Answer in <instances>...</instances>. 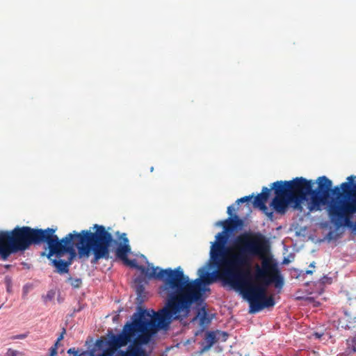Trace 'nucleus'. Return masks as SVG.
I'll return each mask as SVG.
<instances>
[{
    "label": "nucleus",
    "mask_w": 356,
    "mask_h": 356,
    "mask_svg": "<svg viewBox=\"0 0 356 356\" xmlns=\"http://www.w3.org/2000/svg\"><path fill=\"white\" fill-rule=\"evenodd\" d=\"M317 188L314 190V182L304 177H296L291 181H277L272 184L275 197L270 202V207L279 214L284 215L289 207L302 211V203L308 202L310 211H321L323 206H329L332 199L334 197L332 182L325 176L319 177L317 179ZM328 207L327 208V209Z\"/></svg>",
    "instance_id": "20e7f679"
},
{
    "label": "nucleus",
    "mask_w": 356,
    "mask_h": 356,
    "mask_svg": "<svg viewBox=\"0 0 356 356\" xmlns=\"http://www.w3.org/2000/svg\"><path fill=\"white\" fill-rule=\"evenodd\" d=\"M338 326L345 330L355 328L356 312L352 309H344L343 315L338 320Z\"/></svg>",
    "instance_id": "f8f14e48"
},
{
    "label": "nucleus",
    "mask_w": 356,
    "mask_h": 356,
    "mask_svg": "<svg viewBox=\"0 0 356 356\" xmlns=\"http://www.w3.org/2000/svg\"><path fill=\"white\" fill-rule=\"evenodd\" d=\"M356 176L347 177L348 181L336 186L333 197L328 206L327 214L331 222L337 227H347L356 232V222L352 221L356 213Z\"/></svg>",
    "instance_id": "423d86ee"
},
{
    "label": "nucleus",
    "mask_w": 356,
    "mask_h": 356,
    "mask_svg": "<svg viewBox=\"0 0 356 356\" xmlns=\"http://www.w3.org/2000/svg\"><path fill=\"white\" fill-rule=\"evenodd\" d=\"M145 268L149 269L148 273H151L152 268H156V270H155L156 275L159 274L161 272V270H165V269L160 268L159 267H154V266H153L152 264H151L148 262H147V267H145Z\"/></svg>",
    "instance_id": "b1692460"
},
{
    "label": "nucleus",
    "mask_w": 356,
    "mask_h": 356,
    "mask_svg": "<svg viewBox=\"0 0 356 356\" xmlns=\"http://www.w3.org/2000/svg\"><path fill=\"white\" fill-rule=\"evenodd\" d=\"M216 342V336L213 332H207L204 337L205 345L200 350V353L208 351L211 346Z\"/></svg>",
    "instance_id": "2eb2a0df"
},
{
    "label": "nucleus",
    "mask_w": 356,
    "mask_h": 356,
    "mask_svg": "<svg viewBox=\"0 0 356 356\" xmlns=\"http://www.w3.org/2000/svg\"><path fill=\"white\" fill-rule=\"evenodd\" d=\"M234 211H235V208L234 207V206H233V205H232V206H229V207H227V212L228 215L229 216V218H233V217H234V216L235 215V214L234 213Z\"/></svg>",
    "instance_id": "393cba45"
},
{
    "label": "nucleus",
    "mask_w": 356,
    "mask_h": 356,
    "mask_svg": "<svg viewBox=\"0 0 356 356\" xmlns=\"http://www.w3.org/2000/svg\"><path fill=\"white\" fill-rule=\"evenodd\" d=\"M223 226L225 232L231 233L238 229H241L243 225V221L236 215L233 218H229L224 221L219 222Z\"/></svg>",
    "instance_id": "ddd939ff"
},
{
    "label": "nucleus",
    "mask_w": 356,
    "mask_h": 356,
    "mask_svg": "<svg viewBox=\"0 0 356 356\" xmlns=\"http://www.w3.org/2000/svg\"><path fill=\"white\" fill-rule=\"evenodd\" d=\"M149 343L148 336L136 337L133 343L129 345L126 351L120 350V356H147L146 350L142 348V345Z\"/></svg>",
    "instance_id": "6e6552de"
},
{
    "label": "nucleus",
    "mask_w": 356,
    "mask_h": 356,
    "mask_svg": "<svg viewBox=\"0 0 356 356\" xmlns=\"http://www.w3.org/2000/svg\"><path fill=\"white\" fill-rule=\"evenodd\" d=\"M314 335L315 336V337H316V339H320V338L322 337V335H323V334H319V333H318V332H315V333L314 334Z\"/></svg>",
    "instance_id": "c85d7f7f"
},
{
    "label": "nucleus",
    "mask_w": 356,
    "mask_h": 356,
    "mask_svg": "<svg viewBox=\"0 0 356 356\" xmlns=\"http://www.w3.org/2000/svg\"><path fill=\"white\" fill-rule=\"evenodd\" d=\"M210 323V320L207 316V312L204 310L200 316V325L203 328Z\"/></svg>",
    "instance_id": "aec40b11"
},
{
    "label": "nucleus",
    "mask_w": 356,
    "mask_h": 356,
    "mask_svg": "<svg viewBox=\"0 0 356 356\" xmlns=\"http://www.w3.org/2000/svg\"><path fill=\"white\" fill-rule=\"evenodd\" d=\"M25 337H26V335H24V334H20V335L15 337V339H24V338H25Z\"/></svg>",
    "instance_id": "7c9ffc66"
},
{
    "label": "nucleus",
    "mask_w": 356,
    "mask_h": 356,
    "mask_svg": "<svg viewBox=\"0 0 356 356\" xmlns=\"http://www.w3.org/2000/svg\"><path fill=\"white\" fill-rule=\"evenodd\" d=\"M270 189L267 187H263L261 193L258 194L254 199L253 205L255 208H259L270 220L273 218V212L270 211L266 206V202L269 198Z\"/></svg>",
    "instance_id": "1a4fd4ad"
},
{
    "label": "nucleus",
    "mask_w": 356,
    "mask_h": 356,
    "mask_svg": "<svg viewBox=\"0 0 356 356\" xmlns=\"http://www.w3.org/2000/svg\"><path fill=\"white\" fill-rule=\"evenodd\" d=\"M116 356H120L119 354L118 353V355Z\"/></svg>",
    "instance_id": "e433bc0d"
},
{
    "label": "nucleus",
    "mask_w": 356,
    "mask_h": 356,
    "mask_svg": "<svg viewBox=\"0 0 356 356\" xmlns=\"http://www.w3.org/2000/svg\"><path fill=\"white\" fill-rule=\"evenodd\" d=\"M153 170H154V168H153V167H152V168H151V172H152V171H153Z\"/></svg>",
    "instance_id": "f704fd0d"
},
{
    "label": "nucleus",
    "mask_w": 356,
    "mask_h": 356,
    "mask_svg": "<svg viewBox=\"0 0 356 356\" xmlns=\"http://www.w3.org/2000/svg\"><path fill=\"white\" fill-rule=\"evenodd\" d=\"M67 353L68 354H73L74 356H80V355L79 354L78 350H76L74 348H70L67 350Z\"/></svg>",
    "instance_id": "a878e982"
},
{
    "label": "nucleus",
    "mask_w": 356,
    "mask_h": 356,
    "mask_svg": "<svg viewBox=\"0 0 356 356\" xmlns=\"http://www.w3.org/2000/svg\"><path fill=\"white\" fill-rule=\"evenodd\" d=\"M6 280L7 282H10L11 279L9 277H6Z\"/></svg>",
    "instance_id": "2f4dec72"
},
{
    "label": "nucleus",
    "mask_w": 356,
    "mask_h": 356,
    "mask_svg": "<svg viewBox=\"0 0 356 356\" xmlns=\"http://www.w3.org/2000/svg\"><path fill=\"white\" fill-rule=\"evenodd\" d=\"M268 241L261 234L243 233L237 236L232 249L222 261L219 270L209 273L212 281L203 282L202 287L221 280L240 291L249 302L252 298H262L272 283L283 285L277 264L268 257Z\"/></svg>",
    "instance_id": "f257e3e1"
},
{
    "label": "nucleus",
    "mask_w": 356,
    "mask_h": 356,
    "mask_svg": "<svg viewBox=\"0 0 356 356\" xmlns=\"http://www.w3.org/2000/svg\"><path fill=\"white\" fill-rule=\"evenodd\" d=\"M123 262L127 266L140 270L149 279L154 278L162 281L158 293L161 297L166 299L163 312H166L167 309L182 312L184 317L188 316L193 304L202 300L205 291L202 283H209L212 281L213 276L209 274L206 266L198 270V278L191 280L184 275L180 266L175 269L165 268L156 275V268H152V272L148 273L149 269L145 268L144 266L138 265L136 259L127 258Z\"/></svg>",
    "instance_id": "7ed1b4c3"
},
{
    "label": "nucleus",
    "mask_w": 356,
    "mask_h": 356,
    "mask_svg": "<svg viewBox=\"0 0 356 356\" xmlns=\"http://www.w3.org/2000/svg\"><path fill=\"white\" fill-rule=\"evenodd\" d=\"M67 282H68L74 289L80 288L82 284L81 279L78 277L74 278L72 277H70L67 278Z\"/></svg>",
    "instance_id": "dca6fc26"
},
{
    "label": "nucleus",
    "mask_w": 356,
    "mask_h": 356,
    "mask_svg": "<svg viewBox=\"0 0 356 356\" xmlns=\"http://www.w3.org/2000/svg\"><path fill=\"white\" fill-rule=\"evenodd\" d=\"M314 264H315V263H314V262H313V263H312V264L309 265V266H310V267H312V268H314V267H315Z\"/></svg>",
    "instance_id": "473e14b6"
},
{
    "label": "nucleus",
    "mask_w": 356,
    "mask_h": 356,
    "mask_svg": "<svg viewBox=\"0 0 356 356\" xmlns=\"http://www.w3.org/2000/svg\"><path fill=\"white\" fill-rule=\"evenodd\" d=\"M93 229H95V232L88 229L81 230L80 232L73 231L60 240L55 234L56 229L30 227L23 252L33 245H40L46 243L49 248L47 257L49 259L54 254L60 258L64 254L68 253L69 258L66 261L61 259L51 260L56 272L61 275L69 272V267L76 256V249L79 259L88 258L92 252L93 258L91 263L97 264L101 259L109 258V248L113 243H116V241L104 226L95 224Z\"/></svg>",
    "instance_id": "f03ea898"
},
{
    "label": "nucleus",
    "mask_w": 356,
    "mask_h": 356,
    "mask_svg": "<svg viewBox=\"0 0 356 356\" xmlns=\"http://www.w3.org/2000/svg\"><path fill=\"white\" fill-rule=\"evenodd\" d=\"M3 307V305H0V309Z\"/></svg>",
    "instance_id": "c9c22d12"
},
{
    "label": "nucleus",
    "mask_w": 356,
    "mask_h": 356,
    "mask_svg": "<svg viewBox=\"0 0 356 356\" xmlns=\"http://www.w3.org/2000/svg\"><path fill=\"white\" fill-rule=\"evenodd\" d=\"M348 351L356 353V335L347 339Z\"/></svg>",
    "instance_id": "6ab92c4d"
},
{
    "label": "nucleus",
    "mask_w": 356,
    "mask_h": 356,
    "mask_svg": "<svg viewBox=\"0 0 356 356\" xmlns=\"http://www.w3.org/2000/svg\"><path fill=\"white\" fill-rule=\"evenodd\" d=\"M227 232L224 230L222 232H219L216 236V241L212 243L210 257L213 260H216L218 258L222 252L225 250V245L228 240Z\"/></svg>",
    "instance_id": "9b49d317"
},
{
    "label": "nucleus",
    "mask_w": 356,
    "mask_h": 356,
    "mask_svg": "<svg viewBox=\"0 0 356 356\" xmlns=\"http://www.w3.org/2000/svg\"><path fill=\"white\" fill-rule=\"evenodd\" d=\"M107 344H108V347L113 350H116L118 348H121V346H120V343H118V341L115 337V335H114V334L112 335L111 337L110 338V339L107 341Z\"/></svg>",
    "instance_id": "a211bd4d"
},
{
    "label": "nucleus",
    "mask_w": 356,
    "mask_h": 356,
    "mask_svg": "<svg viewBox=\"0 0 356 356\" xmlns=\"http://www.w3.org/2000/svg\"><path fill=\"white\" fill-rule=\"evenodd\" d=\"M10 266H11V265H10V264H7V265L5 266V267L6 268H9Z\"/></svg>",
    "instance_id": "72a5a7b5"
},
{
    "label": "nucleus",
    "mask_w": 356,
    "mask_h": 356,
    "mask_svg": "<svg viewBox=\"0 0 356 356\" xmlns=\"http://www.w3.org/2000/svg\"><path fill=\"white\" fill-rule=\"evenodd\" d=\"M352 352H348V348H346V351L343 353H341L340 355H339L338 356H349V355Z\"/></svg>",
    "instance_id": "cd10ccee"
},
{
    "label": "nucleus",
    "mask_w": 356,
    "mask_h": 356,
    "mask_svg": "<svg viewBox=\"0 0 356 356\" xmlns=\"http://www.w3.org/2000/svg\"><path fill=\"white\" fill-rule=\"evenodd\" d=\"M253 197H254V194L250 195H248V196H244V197H243L241 198L238 199L236 201V203L237 204H239L240 203H244V202H249Z\"/></svg>",
    "instance_id": "5701e85b"
},
{
    "label": "nucleus",
    "mask_w": 356,
    "mask_h": 356,
    "mask_svg": "<svg viewBox=\"0 0 356 356\" xmlns=\"http://www.w3.org/2000/svg\"><path fill=\"white\" fill-rule=\"evenodd\" d=\"M313 273V271L311 270H307L304 272L303 275H309V274H312Z\"/></svg>",
    "instance_id": "c756f323"
},
{
    "label": "nucleus",
    "mask_w": 356,
    "mask_h": 356,
    "mask_svg": "<svg viewBox=\"0 0 356 356\" xmlns=\"http://www.w3.org/2000/svg\"><path fill=\"white\" fill-rule=\"evenodd\" d=\"M249 313L255 314L265 308L273 307L275 302L273 296H268L267 294H266L262 298H252V300L249 301Z\"/></svg>",
    "instance_id": "9d476101"
},
{
    "label": "nucleus",
    "mask_w": 356,
    "mask_h": 356,
    "mask_svg": "<svg viewBox=\"0 0 356 356\" xmlns=\"http://www.w3.org/2000/svg\"><path fill=\"white\" fill-rule=\"evenodd\" d=\"M120 238L122 240L123 244H119V245L116 248L115 254L117 257H118L123 261L127 258H128L127 254L131 251V247L128 244L129 240L126 236V234H122L120 236Z\"/></svg>",
    "instance_id": "4468645a"
},
{
    "label": "nucleus",
    "mask_w": 356,
    "mask_h": 356,
    "mask_svg": "<svg viewBox=\"0 0 356 356\" xmlns=\"http://www.w3.org/2000/svg\"><path fill=\"white\" fill-rule=\"evenodd\" d=\"M107 344H108V347L113 350H116L118 348H121V346H120V343H118V341L115 337V335H114V334L112 335L111 337L110 338V339L107 341Z\"/></svg>",
    "instance_id": "f3484780"
},
{
    "label": "nucleus",
    "mask_w": 356,
    "mask_h": 356,
    "mask_svg": "<svg viewBox=\"0 0 356 356\" xmlns=\"http://www.w3.org/2000/svg\"><path fill=\"white\" fill-rule=\"evenodd\" d=\"M65 332H66V330H65V328H63L62 332L60 333V334L58 337L57 340L59 341H62L63 339V338H64V335H65Z\"/></svg>",
    "instance_id": "bb28decb"
},
{
    "label": "nucleus",
    "mask_w": 356,
    "mask_h": 356,
    "mask_svg": "<svg viewBox=\"0 0 356 356\" xmlns=\"http://www.w3.org/2000/svg\"><path fill=\"white\" fill-rule=\"evenodd\" d=\"M59 344H60V341L56 340L54 345L53 346H51L49 349V356H56L57 350H58Z\"/></svg>",
    "instance_id": "4be33fe9"
},
{
    "label": "nucleus",
    "mask_w": 356,
    "mask_h": 356,
    "mask_svg": "<svg viewBox=\"0 0 356 356\" xmlns=\"http://www.w3.org/2000/svg\"><path fill=\"white\" fill-rule=\"evenodd\" d=\"M140 282L141 281L139 278L135 280V283L137 284L136 285V291L139 297H141L145 291V287L140 284Z\"/></svg>",
    "instance_id": "412c9836"
},
{
    "label": "nucleus",
    "mask_w": 356,
    "mask_h": 356,
    "mask_svg": "<svg viewBox=\"0 0 356 356\" xmlns=\"http://www.w3.org/2000/svg\"><path fill=\"white\" fill-rule=\"evenodd\" d=\"M184 312H173L167 309L166 312L163 309L158 312L153 310H141L139 313H135L133 316V321L127 322L122 332L115 335V337L121 347L126 346L138 334L137 337L148 336L149 341L151 337L160 329H168L172 320L181 319Z\"/></svg>",
    "instance_id": "39448f33"
},
{
    "label": "nucleus",
    "mask_w": 356,
    "mask_h": 356,
    "mask_svg": "<svg viewBox=\"0 0 356 356\" xmlns=\"http://www.w3.org/2000/svg\"><path fill=\"white\" fill-rule=\"evenodd\" d=\"M30 227L16 226L11 230H0V256L6 260L13 254L23 252Z\"/></svg>",
    "instance_id": "0eeeda50"
}]
</instances>
